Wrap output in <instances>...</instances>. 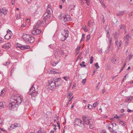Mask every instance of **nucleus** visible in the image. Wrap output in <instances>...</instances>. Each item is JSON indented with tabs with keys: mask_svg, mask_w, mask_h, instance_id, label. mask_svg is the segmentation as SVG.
<instances>
[{
	"mask_svg": "<svg viewBox=\"0 0 133 133\" xmlns=\"http://www.w3.org/2000/svg\"><path fill=\"white\" fill-rule=\"evenodd\" d=\"M23 101V98L21 96L17 97L16 96H14L10 98V101L11 102L9 104V105L10 109L12 110H14L15 109H16V104H17L18 105H19Z\"/></svg>",
	"mask_w": 133,
	"mask_h": 133,
	"instance_id": "nucleus-1",
	"label": "nucleus"
},
{
	"mask_svg": "<svg viewBox=\"0 0 133 133\" xmlns=\"http://www.w3.org/2000/svg\"><path fill=\"white\" fill-rule=\"evenodd\" d=\"M24 41L27 44L33 43L35 41V38L31 35L24 34L22 36Z\"/></svg>",
	"mask_w": 133,
	"mask_h": 133,
	"instance_id": "nucleus-2",
	"label": "nucleus"
},
{
	"mask_svg": "<svg viewBox=\"0 0 133 133\" xmlns=\"http://www.w3.org/2000/svg\"><path fill=\"white\" fill-rule=\"evenodd\" d=\"M48 90H52L55 87H58L61 85V84H55V82H54L52 80H49L48 83Z\"/></svg>",
	"mask_w": 133,
	"mask_h": 133,
	"instance_id": "nucleus-3",
	"label": "nucleus"
},
{
	"mask_svg": "<svg viewBox=\"0 0 133 133\" xmlns=\"http://www.w3.org/2000/svg\"><path fill=\"white\" fill-rule=\"evenodd\" d=\"M35 84H34L30 88V89L29 91V94L32 97H36L38 95V92L36 91L35 88L34 87Z\"/></svg>",
	"mask_w": 133,
	"mask_h": 133,
	"instance_id": "nucleus-4",
	"label": "nucleus"
},
{
	"mask_svg": "<svg viewBox=\"0 0 133 133\" xmlns=\"http://www.w3.org/2000/svg\"><path fill=\"white\" fill-rule=\"evenodd\" d=\"M48 12L46 11L44 14V18H43V20H42L43 23H46V20H49L51 17V13H50V11Z\"/></svg>",
	"mask_w": 133,
	"mask_h": 133,
	"instance_id": "nucleus-5",
	"label": "nucleus"
},
{
	"mask_svg": "<svg viewBox=\"0 0 133 133\" xmlns=\"http://www.w3.org/2000/svg\"><path fill=\"white\" fill-rule=\"evenodd\" d=\"M64 53L60 48L57 49L55 51V54L56 58L60 57L63 55Z\"/></svg>",
	"mask_w": 133,
	"mask_h": 133,
	"instance_id": "nucleus-6",
	"label": "nucleus"
},
{
	"mask_svg": "<svg viewBox=\"0 0 133 133\" xmlns=\"http://www.w3.org/2000/svg\"><path fill=\"white\" fill-rule=\"evenodd\" d=\"M69 31L66 29H64L63 32H62V35L63 37H64V39H62L63 41H64L66 38L68 36Z\"/></svg>",
	"mask_w": 133,
	"mask_h": 133,
	"instance_id": "nucleus-7",
	"label": "nucleus"
},
{
	"mask_svg": "<svg viewBox=\"0 0 133 133\" xmlns=\"http://www.w3.org/2000/svg\"><path fill=\"white\" fill-rule=\"evenodd\" d=\"M82 121L78 118L76 119L74 122V124L75 125H77L79 126L82 124Z\"/></svg>",
	"mask_w": 133,
	"mask_h": 133,
	"instance_id": "nucleus-8",
	"label": "nucleus"
},
{
	"mask_svg": "<svg viewBox=\"0 0 133 133\" xmlns=\"http://www.w3.org/2000/svg\"><path fill=\"white\" fill-rule=\"evenodd\" d=\"M41 30L38 29H36L32 31V34L34 35H36L40 34L41 33Z\"/></svg>",
	"mask_w": 133,
	"mask_h": 133,
	"instance_id": "nucleus-9",
	"label": "nucleus"
},
{
	"mask_svg": "<svg viewBox=\"0 0 133 133\" xmlns=\"http://www.w3.org/2000/svg\"><path fill=\"white\" fill-rule=\"evenodd\" d=\"M83 119L84 123L87 125H89L90 123V120H89L86 117H83Z\"/></svg>",
	"mask_w": 133,
	"mask_h": 133,
	"instance_id": "nucleus-10",
	"label": "nucleus"
},
{
	"mask_svg": "<svg viewBox=\"0 0 133 133\" xmlns=\"http://www.w3.org/2000/svg\"><path fill=\"white\" fill-rule=\"evenodd\" d=\"M11 44L9 43H5L2 46V48L3 49H8L10 48Z\"/></svg>",
	"mask_w": 133,
	"mask_h": 133,
	"instance_id": "nucleus-11",
	"label": "nucleus"
},
{
	"mask_svg": "<svg viewBox=\"0 0 133 133\" xmlns=\"http://www.w3.org/2000/svg\"><path fill=\"white\" fill-rule=\"evenodd\" d=\"M55 84H61V85H62V82L61 78H57L56 79H54V82Z\"/></svg>",
	"mask_w": 133,
	"mask_h": 133,
	"instance_id": "nucleus-12",
	"label": "nucleus"
},
{
	"mask_svg": "<svg viewBox=\"0 0 133 133\" xmlns=\"http://www.w3.org/2000/svg\"><path fill=\"white\" fill-rule=\"evenodd\" d=\"M30 48V47L26 45H22L21 47V49L22 50H24L25 49H28Z\"/></svg>",
	"mask_w": 133,
	"mask_h": 133,
	"instance_id": "nucleus-13",
	"label": "nucleus"
},
{
	"mask_svg": "<svg viewBox=\"0 0 133 133\" xmlns=\"http://www.w3.org/2000/svg\"><path fill=\"white\" fill-rule=\"evenodd\" d=\"M126 11H119V12L117 13L116 15L117 16H121L124 14L126 13Z\"/></svg>",
	"mask_w": 133,
	"mask_h": 133,
	"instance_id": "nucleus-14",
	"label": "nucleus"
},
{
	"mask_svg": "<svg viewBox=\"0 0 133 133\" xmlns=\"http://www.w3.org/2000/svg\"><path fill=\"white\" fill-rule=\"evenodd\" d=\"M6 105V103L5 102H4L3 103L1 102H0V107L1 108H5Z\"/></svg>",
	"mask_w": 133,
	"mask_h": 133,
	"instance_id": "nucleus-15",
	"label": "nucleus"
},
{
	"mask_svg": "<svg viewBox=\"0 0 133 133\" xmlns=\"http://www.w3.org/2000/svg\"><path fill=\"white\" fill-rule=\"evenodd\" d=\"M62 19H64V20L65 21H69L70 19L69 18L67 17V16L65 15H62Z\"/></svg>",
	"mask_w": 133,
	"mask_h": 133,
	"instance_id": "nucleus-16",
	"label": "nucleus"
},
{
	"mask_svg": "<svg viewBox=\"0 0 133 133\" xmlns=\"http://www.w3.org/2000/svg\"><path fill=\"white\" fill-rule=\"evenodd\" d=\"M50 11V13L52 12V10L51 8V6L50 5H48L47 6V8L46 10V12H48V11Z\"/></svg>",
	"mask_w": 133,
	"mask_h": 133,
	"instance_id": "nucleus-17",
	"label": "nucleus"
},
{
	"mask_svg": "<svg viewBox=\"0 0 133 133\" xmlns=\"http://www.w3.org/2000/svg\"><path fill=\"white\" fill-rule=\"evenodd\" d=\"M2 10H3V14L5 15L7 14V12H8V11L5 8H4L2 9Z\"/></svg>",
	"mask_w": 133,
	"mask_h": 133,
	"instance_id": "nucleus-18",
	"label": "nucleus"
},
{
	"mask_svg": "<svg viewBox=\"0 0 133 133\" xmlns=\"http://www.w3.org/2000/svg\"><path fill=\"white\" fill-rule=\"evenodd\" d=\"M45 24V23L44 24V23H43L42 21V22L41 21H39L37 23V24L39 26H41V25H42V26H43Z\"/></svg>",
	"mask_w": 133,
	"mask_h": 133,
	"instance_id": "nucleus-19",
	"label": "nucleus"
},
{
	"mask_svg": "<svg viewBox=\"0 0 133 133\" xmlns=\"http://www.w3.org/2000/svg\"><path fill=\"white\" fill-rule=\"evenodd\" d=\"M15 128V124H12L10 127L9 128V129L10 130H12L14 129Z\"/></svg>",
	"mask_w": 133,
	"mask_h": 133,
	"instance_id": "nucleus-20",
	"label": "nucleus"
},
{
	"mask_svg": "<svg viewBox=\"0 0 133 133\" xmlns=\"http://www.w3.org/2000/svg\"><path fill=\"white\" fill-rule=\"evenodd\" d=\"M131 37V36H130L129 34H128L124 37V39L129 40Z\"/></svg>",
	"mask_w": 133,
	"mask_h": 133,
	"instance_id": "nucleus-21",
	"label": "nucleus"
},
{
	"mask_svg": "<svg viewBox=\"0 0 133 133\" xmlns=\"http://www.w3.org/2000/svg\"><path fill=\"white\" fill-rule=\"evenodd\" d=\"M4 89H3V90L1 91V94H0V96H3L4 95L5 90Z\"/></svg>",
	"mask_w": 133,
	"mask_h": 133,
	"instance_id": "nucleus-22",
	"label": "nucleus"
},
{
	"mask_svg": "<svg viewBox=\"0 0 133 133\" xmlns=\"http://www.w3.org/2000/svg\"><path fill=\"white\" fill-rule=\"evenodd\" d=\"M10 38H11V37H10L9 36V34H7L5 36V39H8Z\"/></svg>",
	"mask_w": 133,
	"mask_h": 133,
	"instance_id": "nucleus-23",
	"label": "nucleus"
},
{
	"mask_svg": "<svg viewBox=\"0 0 133 133\" xmlns=\"http://www.w3.org/2000/svg\"><path fill=\"white\" fill-rule=\"evenodd\" d=\"M85 63V62L84 61H83L82 63L80 64V66H81L82 67H85L86 66V65L84 64Z\"/></svg>",
	"mask_w": 133,
	"mask_h": 133,
	"instance_id": "nucleus-24",
	"label": "nucleus"
},
{
	"mask_svg": "<svg viewBox=\"0 0 133 133\" xmlns=\"http://www.w3.org/2000/svg\"><path fill=\"white\" fill-rule=\"evenodd\" d=\"M85 34L84 33L82 34V37L81 39V40L80 42H82V41H83L84 40V38H85L84 37H85Z\"/></svg>",
	"mask_w": 133,
	"mask_h": 133,
	"instance_id": "nucleus-25",
	"label": "nucleus"
},
{
	"mask_svg": "<svg viewBox=\"0 0 133 133\" xmlns=\"http://www.w3.org/2000/svg\"><path fill=\"white\" fill-rule=\"evenodd\" d=\"M119 27H120L119 28L120 29H125L126 28L125 26L122 24H121V25H119Z\"/></svg>",
	"mask_w": 133,
	"mask_h": 133,
	"instance_id": "nucleus-26",
	"label": "nucleus"
},
{
	"mask_svg": "<svg viewBox=\"0 0 133 133\" xmlns=\"http://www.w3.org/2000/svg\"><path fill=\"white\" fill-rule=\"evenodd\" d=\"M14 124L15 128L17 127H20L21 126V124H20L15 123Z\"/></svg>",
	"mask_w": 133,
	"mask_h": 133,
	"instance_id": "nucleus-27",
	"label": "nucleus"
},
{
	"mask_svg": "<svg viewBox=\"0 0 133 133\" xmlns=\"http://www.w3.org/2000/svg\"><path fill=\"white\" fill-rule=\"evenodd\" d=\"M118 35V34L116 32H115L114 33V37L115 39L117 38Z\"/></svg>",
	"mask_w": 133,
	"mask_h": 133,
	"instance_id": "nucleus-28",
	"label": "nucleus"
},
{
	"mask_svg": "<svg viewBox=\"0 0 133 133\" xmlns=\"http://www.w3.org/2000/svg\"><path fill=\"white\" fill-rule=\"evenodd\" d=\"M58 63H55V62H52L51 63V64L53 66H55Z\"/></svg>",
	"mask_w": 133,
	"mask_h": 133,
	"instance_id": "nucleus-29",
	"label": "nucleus"
},
{
	"mask_svg": "<svg viewBox=\"0 0 133 133\" xmlns=\"http://www.w3.org/2000/svg\"><path fill=\"white\" fill-rule=\"evenodd\" d=\"M16 47L19 48L21 49V46H22V45L20 44L17 43L16 44Z\"/></svg>",
	"mask_w": 133,
	"mask_h": 133,
	"instance_id": "nucleus-30",
	"label": "nucleus"
},
{
	"mask_svg": "<svg viewBox=\"0 0 133 133\" xmlns=\"http://www.w3.org/2000/svg\"><path fill=\"white\" fill-rule=\"evenodd\" d=\"M84 31L85 32H87L88 31V29L87 28V27L86 26H83L82 27Z\"/></svg>",
	"mask_w": 133,
	"mask_h": 133,
	"instance_id": "nucleus-31",
	"label": "nucleus"
},
{
	"mask_svg": "<svg viewBox=\"0 0 133 133\" xmlns=\"http://www.w3.org/2000/svg\"><path fill=\"white\" fill-rule=\"evenodd\" d=\"M90 35H88L86 36V41H88L90 38Z\"/></svg>",
	"mask_w": 133,
	"mask_h": 133,
	"instance_id": "nucleus-32",
	"label": "nucleus"
},
{
	"mask_svg": "<svg viewBox=\"0 0 133 133\" xmlns=\"http://www.w3.org/2000/svg\"><path fill=\"white\" fill-rule=\"evenodd\" d=\"M94 58L93 57L91 56L90 58V64H92L93 62V60Z\"/></svg>",
	"mask_w": 133,
	"mask_h": 133,
	"instance_id": "nucleus-33",
	"label": "nucleus"
},
{
	"mask_svg": "<svg viewBox=\"0 0 133 133\" xmlns=\"http://www.w3.org/2000/svg\"><path fill=\"white\" fill-rule=\"evenodd\" d=\"M101 20L102 22H105V20L104 18V16L103 15H102L101 16Z\"/></svg>",
	"mask_w": 133,
	"mask_h": 133,
	"instance_id": "nucleus-34",
	"label": "nucleus"
},
{
	"mask_svg": "<svg viewBox=\"0 0 133 133\" xmlns=\"http://www.w3.org/2000/svg\"><path fill=\"white\" fill-rule=\"evenodd\" d=\"M94 125L93 124H90L89 127L91 129H92L94 128Z\"/></svg>",
	"mask_w": 133,
	"mask_h": 133,
	"instance_id": "nucleus-35",
	"label": "nucleus"
},
{
	"mask_svg": "<svg viewBox=\"0 0 133 133\" xmlns=\"http://www.w3.org/2000/svg\"><path fill=\"white\" fill-rule=\"evenodd\" d=\"M125 41V45H127L129 42V40L124 39Z\"/></svg>",
	"mask_w": 133,
	"mask_h": 133,
	"instance_id": "nucleus-36",
	"label": "nucleus"
},
{
	"mask_svg": "<svg viewBox=\"0 0 133 133\" xmlns=\"http://www.w3.org/2000/svg\"><path fill=\"white\" fill-rule=\"evenodd\" d=\"M56 72L54 71H52L51 70H50V71H48V73L49 74H55V73Z\"/></svg>",
	"mask_w": 133,
	"mask_h": 133,
	"instance_id": "nucleus-37",
	"label": "nucleus"
},
{
	"mask_svg": "<svg viewBox=\"0 0 133 133\" xmlns=\"http://www.w3.org/2000/svg\"><path fill=\"white\" fill-rule=\"evenodd\" d=\"M126 61H125V62L124 63V65H123V66L121 70V71H122L123 69L125 67V66L126 65Z\"/></svg>",
	"mask_w": 133,
	"mask_h": 133,
	"instance_id": "nucleus-38",
	"label": "nucleus"
},
{
	"mask_svg": "<svg viewBox=\"0 0 133 133\" xmlns=\"http://www.w3.org/2000/svg\"><path fill=\"white\" fill-rule=\"evenodd\" d=\"M29 102L28 99H26V101L24 102V104L25 105H27L28 104Z\"/></svg>",
	"mask_w": 133,
	"mask_h": 133,
	"instance_id": "nucleus-39",
	"label": "nucleus"
},
{
	"mask_svg": "<svg viewBox=\"0 0 133 133\" xmlns=\"http://www.w3.org/2000/svg\"><path fill=\"white\" fill-rule=\"evenodd\" d=\"M116 59L114 58H112V63L114 64L115 63V62L116 61Z\"/></svg>",
	"mask_w": 133,
	"mask_h": 133,
	"instance_id": "nucleus-40",
	"label": "nucleus"
},
{
	"mask_svg": "<svg viewBox=\"0 0 133 133\" xmlns=\"http://www.w3.org/2000/svg\"><path fill=\"white\" fill-rule=\"evenodd\" d=\"M110 45L108 47V49L106 51V52L107 53L108 52L110 51Z\"/></svg>",
	"mask_w": 133,
	"mask_h": 133,
	"instance_id": "nucleus-41",
	"label": "nucleus"
},
{
	"mask_svg": "<svg viewBox=\"0 0 133 133\" xmlns=\"http://www.w3.org/2000/svg\"><path fill=\"white\" fill-rule=\"evenodd\" d=\"M72 95L73 94L72 93H69V95L68 96V97L69 98H70L71 96H72Z\"/></svg>",
	"mask_w": 133,
	"mask_h": 133,
	"instance_id": "nucleus-42",
	"label": "nucleus"
},
{
	"mask_svg": "<svg viewBox=\"0 0 133 133\" xmlns=\"http://www.w3.org/2000/svg\"><path fill=\"white\" fill-rule=\"evenodd\" d=\"M119 123L121 124L123 126H124L125 125L124 123L121 120L119 121Z\"/></svg>",
	"mask_w": 133,
	"mask_h": 133,
	"instance_id": "nucleus-43",
	"label": "nucleus"
},
{
	"mask_svg": "<svg viewBox=\"0 0 133 133\" xmlns=\"http://www.w3.org/2000/svg\"><path fill=\"white\" fill-rule=\"evenodd\" d=\"M39 26L37 24L36 25L34 26V29L35 30L36 29H37V28H38Z\"/></svg>",
	"mask_w": 133,
	"mask_h": 133,
	"instance_id": "nucleus-44",
	"label": "nucleus"
},
{
	"mask_svg": "<svg viewBox=\"0 0 133 133\" xmlns=\"http://www.w3.org/2000/svg\"><path fill=\"white\" fill-rule=\"evenodd\" d=\"M21 18L20 17V14H18L17 15V19H19Z\"/></svg>",
	"mask_w": 133,
	"mask_h": 133,
	"instance_id": "nucleus-45",
	"label": "nucleus"
},
{
	"mask_svg": "<svg viewBox=\"0 0 133 133\" xmlns=\"http://www.w3.org/2000/svg\"><path fill=\"white\" fill-rule=\"evenodd\" d=\"M89 109H92V106L91 105L89 104H88V107H87Z\"/></svg>",
	"mask_w": 133,
	"mask_h": 133,
	"instance_id": "nucleus-46",
	"label": "nucleus"
},
{
	"mask_svg": "<svg viewBox=\"0 0 133 133\" xmlns=\"http://www.w3.org/2000/svg\"><path fill=\"white\" fill-rule=\"evenodd\" d=\"M7 34H9V36H10V37H11H11H12V35H11V34L10 33V32H11V31L10 30L9 31V33L8 31H7Z\"/></svg>",
	"mask_w": 133,
	"mask_h": 133,
	"instance_id": "nucleus-47",
	"label": "nucleus"
},
{
	"mask_svg": "<svg viewBox=\"0 0 133 133\" xmlns=\"http://www.w3.org/2000/svg\"><path fill=\"white\" fill-rule=\"evenodd\" d=\"M81 48V46H77L76 48V51H79L80 49Z\"/></svg>",
	"mask_w": 133,
	"mask_h": 133,
	"instance_id": "nucleus-48",
	"label": "nucleus"
},
{
	"mask_svg": "<svg viewBox=\"0 0 133 133\" xmlns=\"http://www.w3.org/2000/svg\"><path fill=\"white\" fill-rule=\"evenodd\" d=\"M128 57H129V60H130L131 58H132V55L131 54H130L129 55Z\"/></svg>",
	"mask_w": 133,
	"mask_h": 133,
	"instance_id": "nucleus-49",
	"label": "nucleus"
},
{
	"mask_svg": "<svg viewBox=\"0 0 133 133\" xmlns=\"http://www.w3.org/2000/svg\"><path fill=\"white\" fill-rule=\"evenodd\" d=\"M122 43V42L121 40H120L119 41V42L118 43V45H119V47H121Z\"/></svg>",
	"mask_w": 133,
	"mask_h": 133,
	"instance_id": "nucleus-50",
	"label": "nucleus"
},
{
	"mask_svg": "<svg viewBox=\"0 0 133 133\" xmlns=\"http://www.w3.org/2000/svg\"><path fill=\"white\" fill-rule=\"evenodd\" d=\"M95 66L96 67H97V68H99V66L98 65V63H96L95 64Z\"/></svg>",
	"mask_w": 133,
	"mask_h": 133,
	"instance_id": "nucleus-51",
	"label": "nucleus"
},
{
	"mask_svg": "<svg viewBox=\"0 0 133 133\" xmlns=\"http://www.w3.org/2000/svg\"><path fill=\"white\" fill-rule=\"evenodd\" d=\"M106 132V131L104 130H101L99 131V132L101 133H103Z\"/></svg>",
	"mask_w": 133,
	"mask_h": 133,
	"instance_id": "nucleus-52",
	"label": "nucleus"
},
{
	"mask_svg": "<svg viewBox=\"0 0 133 133\" xmlns=\"http://www.w3.org/2000/svg\"><path fill=\"white\" fill-rule=\"evenodd\" d=\"M97 104V102H95L93 104V106L94 107H96Z\"/></svg>",
	"mask_w": 133,
	"mask_h": 133,
	"instance_id": "nucleus-53",
	"label": "nucleus"
},
{
	"mask_svg": "<svg viewBox=\"0 0 133 133\" xmlns=\"http://www.w3.org/2000/svg\"><path fill=\"white\" fill-rule=\"evenodd\" d=\"M2 11H3V10H2V9H0V16L2 15V14H3Z\"/></svg>",
	"mask_w": 133,
	"mask_h": 133,
	"instance_id": "nucleus-54",
	"label": "nucleus"
},
{
	"mask_svg": "<svg viewBox=\"0 0 133 133\" xmlns=\"http://www.w3.org/2000/svg\"><path fill=\"white\" fill-rule=\"evenodd\" d=\"M116 41H115V44H116V45H117V46L118 45V39H117V38H116Z\"/></svg>",
	"mask_w": 133,
	"mask_h": 133,
	"instance_id": "nucleus-55",
	"label": "nucleus"
},
{
	"mask_svg": "<svg viewBox=\"0 0 133 133\" xmlns=\"http://www.w3.org/2000/svg\"><path fill=\"white\" fill-rule=\"evenodd\" d=\"M86 80H87L85 78L83 79L82 80V83H84L86 82Z\"/></svg>",
	"mask_w": 133,
	"mask_h": 133,
	"instance_id": "nucleus-56",
	"label": "nucleus"
},
{
	"mask_svg": "<svg viewBox=\"0 0 133 133\" xmlns=\"http://www.w3.org/2000/svg\"><path fill=\"white\" fill-rule=\"evenodd\" d=\"M111 132L112 133H121V132H119L118 133H117V132H116V131H114V130H112L111 131Z\"/></svg>",
	"mask_w": 133,
	"mask_h": 133,
	"instance_id": "nucleus-57",
	"label": "nucleus"
},
{
	"mask_svg": "<svg viewBox=\"0 0 133 133\" xmlns=\"http://www.w3.org/2000/svg\"><path fill=\"white\" fill-rule=\"evenodd\" d=\"M25 23H23V25L21 26V28H22L23 27H24L25 26Z\"/></svg>",
	"mask_w": 133,
	"mask_h": 133,
	"instance_id": "nucleus-58",
	"label": "nucleus"
},
{
	"mask_svg": "<svg viewBox=\"0 0 133 133\" xmlns=\"http://www.w3.org/2000/svg\"><path fill=\"white\" fill-rule=\"evenodd\" d=\"M129 3L130 4H133V0H130Z\"/></svg>",
	"mask_w": 133,
	"mask_h": 133,
	"instance_id": "nucleus-59",
	"label": "nucleus"
},
{
	"mask_svg": "<svg viewBox=\"0 0 133 133\" xmlns=\"http://www.w3.org/2000/svg\"><path fill=\"white\" fill-rule=\"evenodd\" d=\"M3 123V121L1 118L0 119V124H2Z\"/></svg>",
	"mask_w": 133,
	"mask_h": 133,
	"instance_id": "nucleus-60",
	"label": "nucleus"
},
{
	"mask_svg": "<svg viewBox=\"0 0 133 133\" xmlns=\"http://www.w3.org/2000/svg\"><path fill=\"white\" fill-rule=\"evenodd\" d=\"M114 118H115L116 119H118L119 118V117L117 115H116L114 117Z\"/></svg>",
	"mask_w": 133,
	"mask_h": 133,
	"instance_id": "nucleus-61",
	"label": "nucleus"
},
{
	"mask_svg": "<svg viewBox=\"0 0 133 133\" xmlns=\"http://www.w3.org/2000/svg\"><path fill=\"white\" fill-rule=\"evenodd\" d=\"M63 78L66 81H67V76H64Z\"/></svg>",
	"mask_w": 133,
	"mask_h": 133,
	"instance_id": "nucleus-62",
	"label": "nucleus"
},
{
	"mask_svg": "<svg viewBox=\"0 0 133 133\" xmlns=\"http://www.w3.org/2000/svg\"><path fill=\"white\" fill-rule=\"evenodd\" d=\"M73 96L71 98H69V102L71 101L72 100V99L73 98Z\"/></svg>",
	"mask_w": 133,
	"mask_h": 133,
	"instance_id": "nucleus-63",
	"label": "nucleus"
},
{
	"mask_svg": "<svg viewBox=\"0 0 133 133\" xmlns=\"http://www.w3.org/2000/svg\"><path fill=\"white\" fill-rule=\"evenodd\" d=\"M15 3V0H12V2H11L12 4V5H13Z\"/></svg>",
	"mask_w": 133,
	"mask_h": 133,
	"instance_id": "nucleus-64",
	"label": "nucleus"
}]
</instances>
